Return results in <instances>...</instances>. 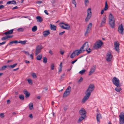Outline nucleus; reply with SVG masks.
I'll list each match as a JSON object with an SVG mask.
<instances>
[{
  "label": "nucleus",
  "instance_id": "obj_35",
  "mask_svg": "<svg viewBox=\"0 0 124 124\" xmlns=\"http://www.w3.org/2000/svg\"><path fill=\"white\" fill-rule=\"evenodd\" d=\"M7 67H8V66H3L0 69V71L4 70Z\"/></svg>",
  "mask_w": 124,
  "mask_h": 124
},
{
  "label": "nucleus",
  "instance_id": "obj_54",
  "mask_svg": "<svg viewBox=\"0 0 124 124\" xmlns=\"http://www.w3.org/2000/svg\"><path fill=\"white\" fill-rule=\"evenodd\" d=\"M23 52H24L25 54H27V55H29V53L27 51H24Z\"/></svg>",
  "mask_w": 124,
  "mask_h": 124
},
{
  "label": "nucleus",
  "instance_id": "obj_25",
  "mask_svg": "<svg viewBox=\"0 0 124 124\" xmlns=\"http://www.w3.org/2000/svg\"><path fill=\"white\" fill-rule=\"evenodd\" d=\"M101 116L100 114L99 113L97 114L96 116V119L98 122H100V119L101 118Z\"/></svg>",
  "mask_w": 124,
  "mask_h": 124
},
{
  "label": "nucleus",
  "instance_id": "obj_26",
  "mask_svg": "<svg viewBox=\"0 0 124 124\" xmlns=\"http://www.w3.org/2000/svg\"><path fill=\"white\" fill-rule=\"evenodd\" d=\"M85 117H85V116H81L80 117H79V118L78 119V123H80L85 118Z\"/></svg>",
  "mask_w": 124,
  "mask_h": 124
},
{
  "label": "nucleus",
  "instance_id": "obj_62",
  "mask_svg": "<svg viewBox=\"0 0 124 124\" xmlns=\"http://www.w3.org/2000/svg\"><path fill=\"white\" fill-rule=\"evenodd\" d=\"M49 53L51 55H52L53 54V52L51 50H50L49 51Z\"/></svg>",
  "mask_w": 124,
  "mask_h": 124
},
{
  "label": "nucleus",
  "instance_id": "obj_19",
  "mask_svg": "<svg viewBox=\"0 0 124 124\" xmlns=\"http://www.w3.org/2000/svg\"><path fill=\"white\" fill-rule=\"evenodd\" d=\"M25 95V97L26 98H28L29 97L30 93L26 90H24L23 91Z\"/></svg>",
  "mask_w": 124,
  "mask_h": 124
},
{
  "label": "nucleus",
  "instance_id": "obj_50",
  "mask_svg": "<svg viewBox=\"0 0 124 124\" xmlns=\"http://www.w3.org/2000/svg\"><path fill=\"white\" fill-rule=\"evenodd\" d=\"M7 39H8V38L7 36L2 37L1 39V40H6Z\"/></svg>",
  "mask_w": 124,
  "mask_h": 124
},
{
  "label": "nucleus",
  "instance_id": "obj_31",
  "mask_svg": "<svg viewBox=\"0 0 124 124\" xmlns=\"http://www.w3.org/2000/svg\"><path fill=\"white\" fill-rule=\"evenodd\" d=\"M86 71V70L85 69H83L80 71L79 73L81 75H83L85 74Z\"/></svg>",
  "mask_w": 124,
  "mask_h": 124
},
{
  "label": "nucleus",
  "instance_id": "obj_4",
  "mask_svg": "<svg viewBox=\"0 0 124 124\" xmlns=\"http://www.w3.org/2000/svg\"><path fill=\"white\" fill-rule=\"evenodd\" d=\"M87 14L85 21L86 22L89 21L92 15V13L91 8H88L87 10Z\"/></svg>",
  "mask_w": 124,
  "mask_h": 124
},
{
  "label": "nucleus",
  "instance_id": "obj_8",
  "mask_svg": "<svg viewBox=\"0 0 124 124\" xmlns=\"http://www.w3.org/2000/svg\"><path fill=\"white\" fill-rule=\"evenodd\" d=\"M43 48V47L41 45H39L37 46L36 48L35 55H37L41 51V50Z\"/></svg>",
  "mask_w": 124,
  "mask_h": 124
},
{
  "label": "nucleus",
  "instance_id": "obj_64",
  "mask_svg": "<svg viewBox=\"0 0 124 124\" xmlns=\"http://www.w3.org/2000/svg\"><path fill=\"white\" fill-rule=\"evenodd\" d=\"M44 12L47 15H48L49 14L48 13H47V11L46 10L44 11Z\"/></svg>",
  "mask_w": 124,
  "mask_h": 124
},
{
  "label": "nucleus",
  "instance_id": "obj_36",
  "mask_svg": "<svg viewBox=\"0 0 124 124\" xmlns=\"http://www.w3.org/2000/svg\"><path fill=\"white\" fill-rule=\"evenodd\" d=\"M18 43V42L17 40H15L11 41L9 42V44H13V43Z\"/></svg>",
  "mask_w": 124,
  "mask_h": 124
},
{
  "label": "nucleus",
  "instance_id": "obj_22",
  "mask_svg": "<svg viewBox=\"0 0 124 124\" xmlns=\"http://www.w3.org/2000/svg\"><path fill=\"white\" fill-rule=\"evenodd\" d=\"M14 29H11L10 30L7 31L4 33V34L5 35H7V34H12L13 33V31Z\"/></svg>",
  "mask_w": 124,
  "mask_h": 124
},
{
  "label": "nucleus",
  "instance_id": "obj_1",
  "mask_svg": "<svg viewBox=\"0 0 124 124\" xmlns=\"http://www.w3.org/2000/svg\"><path fill=\"white\" fill-rule=\"evenodd\" d=\"M109 24L112 28H113L115 26V21L114 16L111 14H110L109 17Z\"/></svg>",
  "mask_w": 124,
  "mask_h": 124
},
{
  "label": "nucleus",
  "instance_id": "obj_18",
  "mask_svg": "<svg viewBox=\"0 0 124 124\" xmlns=\"http://www.w3.org/2000/svg\"><path fill=\"white\" fill-rule=\"evenodd\" d=\"M50 33L49 30L44 31L43 33V35L45 37H46Z\"/></svg>",
  "mask_w": 124,
  "mask_h": 124
},
{
  "label": "nucleus",
  "instance_id": "obj_10",
  "mask_svg": "<svg viewBox=\"0 0 124 124\" xmlns=\"http://www.w3.org/2000/svg\"><path fill=\"white\" fill-rule=\"evenodd\" d=\"M70 88V86H68L67 89L66 90L64 93L63 97V98H65L66 97L68 96L70 93V91H69Z\"/></svg>",
  "mask_w": 124,
  "mask_h": 124
},
{
  "label": "nucleus",
  "instance_id": "obj_16",
  "mask_svg": "<svg viewBox=\"0 0 124 124\" xmlns=\"http://www.w3.org/2000/svg\"><path fill=\"white\" fill-rule=\"evenodd\" d=\"M83 50H82L80 48L79 49L75 50L74 51L76 55H78L80 54L83 52Z\"/></svg>",
  "mask_w": 124,
  "mask_h": 124
},
{
  "label": "nucleus",
  "instance_id": "obj_49",
  "mask_svg": "<svg viewBox=\"0 0 124 124\" xmlns=\"http://www.w3.org/2000/svg\"><path fill=\"white\" fill-rule=\"evenodd\" d=\"M31 75L33 78H36L37 77L35 73H33L31 74Z\"/></svg>",
  "mask_w": 124,
  "mask_h": 124
},
{
  "label": "nucleus",
  "instance_id": "obj_58",
  "mask_svg": "<svg viewBox=\"0 0 124 124\" xmlns=\"http://www.w3.org/2000/svg\"><path fill=\"white\" fill-rule=\"evenodd\" d=\"M25 62L27 64H28L30 63V62L29 61L27 60H25Z\"/></svg>",
  "mask_w": 124,
  "mask_h": 124
},
{
  "label": "nucleus",
  "instance_id": "obj_60",
  "mask_svg": "<svg viewBox=\"0 0 124 124\" xmlns=\"http://www.w3.org/2000/svg\"><path fill=\"white\" fill-rule=\"evenodd\" d=\"M6 43V42L5 41H3L2 43H0V45H2L4 44H5Z\"/></svg>",
  "mask_w": 124,
  "mask_h": 124
},
{
  "label": "nucleus",
  "instance_id": "obj_27",
  "mask_svg": "<svg viewBox=\"0 0 124 124\" xmlns=\"http://www.w3.org/2000/svg\"><path fill=\"white\" fill-rule=\"evenodd\" d=\"M106 18L105 17H104L102 21L101 22V26H102L105 24L106 23Z\"/></svg>",
  "mask_w": 124,
  "mask_h": 124
},
{
  "label": "nucleus",
  "instance_id": "obj_59",
  "mask_svg": "<svg viewBox=\"0 0 124 124\" xmlns=\"http://www.w3.org/2000/svg\"><path fill=\"white\" fill-rule=\"evenodd\" d=\"M10 103V101L9 100H8L7 101V103L8 104H9Z\"/></svg>",
  "mask_w": 124,
  "mask_h": 124
},
{
  "label": "nucleus",
  "instance_id": "obj_21",
  "mask_svg": "<svg viewBox=\"0 0 124 124\" xmlns=\"http://www.w3.org/2000/svg\"><path fill=\"white\" fill-rule=\"evenodd\" d=\"M16 2L15 0H12L7 2V4L8 5L10 4L15 5L16 4Z\"/></svg>",
  "mask_w": 124,
  "mask_h": 124
},
{
  "label": "nucleus",
  "instance_id": "obj_41",
  "mask_svg": "<svg viewBox=\"0 0 124 124\" xmlns=\"http://www.w3.org/2000/svg\"><path fill=\"white\" fill-rule=\"evenodd\" d=\"M120 124H123L124 123V119H119Z\"/></svg>",
  "mask_w": 124,
  "mask_h": 124
},
{
  "label": "nucleus",
  "instance_id": "obj_9",
  "mask_svg": "<svg viewBox=\"0 0 124 124\" xmlns=\"http://www.w3.org/2000/svg\"><path fill=\"white\" fill-rule=\"evenodd\" d=\"M92 26V24L90 23L88 25L86 31L85 33V35H86L88 34L89 33L90 30H91Z\"/></svg>",
  "mask_w": 124,
  "mask_h": 124
},
{
  "label": "nucleus",
  "instance_id": "obj_7",
  "mask_svg": "<svg viewBox=\"0 0 124 124\" xmlns=\"http://www.w3.org/2000/svg\"><path fill=\"white\" fill-rule=\"evenodd\" d=\"M59 25L62 29L69 30L70 28V26L69 24L64 23L63 22L59 24Z\"/></svg>",
  "mask_w": 124,
  "mask_h": 124
},
{
  "label": "nucleus",
  "instance_id": "obj_46",
  "mask_svg": "<svg viewBox=\"0 0 124 124\" xmlns=\"http://www.w3.org/2000/svg\"><path fill=\"white\" fill-rule=\"evenodd\" d=\"M47 59L46 57H44L43 62L44 63H46L47 62Z\"/></svg>",
  "mask_w": 124,
  "mask_h": 124
},
{
  "label": "nucleus",
  "instance_id": "obj_33",
  "mask_svg": "<svg viewBox=\"0 0 124 124\" xmlns=\"http://www.w3.org/2000/svg\"><path fill=\"white\" fill-rule=\"evenodd\" d=\"M17 63H16L15 64H14L13 65H8V67L11 68H14L15 67H16V66L17 65Z\"/></svg>",
  "mask_w": 124,
  "mask_h": 124
},
{
  "label": "nucleus",
  "instance_id": "obj_47",
  "mask_svg": "<svg viewBox=\"0 0 124 124\" xmlns=\"http://www.w3.org/2000/svg\"><path fill=\"white\" fill-rule=\"evenodd\" d=\"M54 63L52 64L51 65V69L52 70H54Z\"/></svg>",
  "mask_w": 124,
  "mask_h": 124
},
{
  "label": "nucleus",
  "instance_id": "obj_3",
  "mask_svg": "<svg viewBox=\"0 0 124 124\" xmlns=\"http://www.w3.org/2000/svg\"><path fill=\"white\" fill-rule=\"evenodd\" d=\"M103 43L101 40L97 41L94 45L93 47L95 49H98L101 47Z\"/></svg>",
  "mask_w": 124,
  "mask_h": 124
},
{
  "label": "nucleus",
  "instance_id": "obj_38",
  "mask_svg": "<svg viewBox=\"0 0 124 124\" xmlns=\"http://www.w3.org/2000/svg\"><path fill=\"white\" fill-rule=\"evenodd\" d=\"M83 80V78L81 77L80 79L78 80V84L80 83H81L82 82Z\"/></svg>",
  "mask_w": 124,
  "mask_h": 124
},
{
  "label": "nucleus",
  "instance_id": "obj_56",
  "mask_svg": "<svg viewBox=\"0 0 124 124\" xmlns=\"http://www.w3.org/2000/svg\"><path fill=\"white\" fill-rule=\"evenodd\" d=\"M4 7V6L3 5H0V9L3 8Z\"/></svg>",
  "mask_w": 124,
  "mask_h": 124
},
{
  "label": "nucleus",
  "instance_id": "obj_14",
  "mask_svg": "<svg viewBox=\"0 0 124 124\" xmlns=\"http://www.w3.org/2000/svg\"><path fill=\"white\" fill-rule=\"evenodd\" d=\"M114 45L115 49L116 51L118 52L119 51V43L117 41L115 42L114 43Z\"/></svg>",
  "mask_w": 124,
  "mask_h": 124
},
{
  "label": "nucleus",
  "instance_id": "obj_29",
  "mask_svg": "<svg viewBox=\"0 0 124 124\" xmlns=\"http://www.w3.org/2000/svg\"><path fill=\"white\" fill-rule=\"evenodd\" d=\"M51 29L52 30L55 31L56 30V27L54 25L51 24Z\"/></svg>",
  "mask_w": 124,
  "mask_h": 124
},
{
  "label": "nucleus",
  "instance_id": "obj_42",
  "mask_svg": "<svg viewBox=\"0 0 124 124\" xmlns=\"http://www.w3.org/2000/svg\"><path fill=\"white\" fill-rule=\"evenodd\" d=\"M17 30L19 32H23L24 31V29L22 28H18L17 29Z\"/></svg>",
  "mask_w": 124,
  "mask_h": 124
},
{
  "label": "nucleus",
  "instance_id": "obj_57",
  "mask_svg": "<svg viewBox=\"0 0 124 124\" xmlns=\"http://www.w3.org/2000/svg\"><path fill=\"white\" fill-rule=\"evenodd\" d=\"M13 35H12V36H9V35L7 36V38H8V39L12 38V37H13Z\"/></svg>",
  "mask_w": 124,
  "mask_h": 124
},
{
  "label": "nucleus",
  "instance_id": "obj_11",
  "mask_svg": "<svg viewBox=\"0 0 124 124\" xmlns=\"http://www.w3.org/2000/svg\"><path fill=\"white\" fill-rule=\"evenodd\" d=\"M112 57V56L111 53L109 52H108L107 54L106 59L107 61L108 62L111 61Z\"/></svg>",
  "mask_w": 124,
  "mask_h": 124
},
{
  "label": "nucleus",
  "instance_id": "obj_37",
  "mask_svg": "<svg viewBox=\"0 0 124 124\" xmlns=\"http://www.w3.org/2000/svg\"><path fill=\"white\" fill-rule=\"evenodd\" d=\"M19 98L20 100H23L24 99V97L23 95H21L19 96Z\"/></svg>",
  "mask_w": 124,
  "mask_h": 124
},
{
  "label": "nucleus",
  "instance_id": "obj_30",
  "mask_svg": "<svg viewBox=\"0 0 124 124\" xmlns=\"http://www.w3.org/2000/svg\"><path fill=\"white\" fill-rule=\"evenodd\" d=\"M119 119H124V113H121L119 115Z\"/></svg>",
  "mask_w": 124,
  "mask_h": 124
},
{
  "label": "nucleus",
  "instance_id": "obj_55",
  "mask_svg": "<svg viewBox=\"0 0 124 124\" xmlns=\"http://www.w3.org/2000/svg\"><path fill=\"white\" fill-rule=\"evenodd\" d=\"M78 60V59H76L75 60L72 61L71 63L72 64H74Z\"/></svg>",
  "mask_w": 124,
  "mask_h": 124
},
{
  "label": "nucleus",
  "instance_id": "obj_2",
  "mask_svg": "<svg viewBox=\"0 0 124 124\" xmlns=\"http://www.w3.org/2000/svg\"><path fill=\"white\" fill-rule=\"evenodd\" d=\"M94 88V86L93 84H90L86 90L85 93L91 95V93L93 91Z\"/></svg>",
  "mask_w": 124,
  "mask_h": 124
},
{
  "label": "nucleus",
  "instance_id": "obj_51",
  "mask_svg": "<svg viewBox=\"0 0 124 124\" xmlns=\"http://www.w3.org/2000/svg\"><path fill=\"white\" fill-rule=\"evenodd\" d=\"M0 116L1 118H3L4 117L3 113H2L0 114Z\"/></svg>",
  "mask_w": 124,
  "mask_h": 124
},
{
  "label": "nucleus",
  "instance_id": "obj_52",
  "mask_svg": "<svg viewBox=\"0 0 124 124\" xmlns=\"http://www.w3.org/2000/svg\"><path fill=\"white\" fill-rule=\"evenodd\" d=\"M65 31H64L60 33H59V35H60V36L64 34V33H65Z\"/></svg>",
  "mask_w": 124,
  "mask_h": 124
},
{
  "label": "nucleus",
  "instance_id": "obj_43",
  "mask_svg": "<svg viewBox=\"0 0 124 124\" xmlns=\"http://www.w3.org/2000/svg\"><path fill=\"white\" fill-rule=\"evenodd\" d=\"M26 41H22L20 40L18 42V43H21L22 44H25Z\"/></svg>",
  "mask_w": 124,
  "mask_h": 124
},
{
  "label": "nucleus",
  "instance_id": "obj_48",
  "mask_svg": "<svg viewBox=\"0 0 124 124\" xmlns=\"http://www.w3.org/2000/svg\"><path fill=\"white\" fill-rule=\"evenodd\" d=\"M27 81L29 84H32V82L31 79H28Z\"/></svg>",
  "mask_w": 124,
  "mask_h": 124
},
{
  "label": "nucleus",
  "instance_id": "obj_6",
  "mask_svg": "<svg viewBox=\"0 0 124 124\" xmlns=\"http://www.w3.org/2000/svg\"><path fill=\"white\" fill-rule=\"evenodd\" d=\"M112 82L114 84L116 87L120 86L119 80L116 77L113 78L112 79Z\"/></svg>",
  "mask_w": 124,
  "mask_h": 124
},
{
  "label": "nucleus",
  "instance_id": "obj_45",
  "mask_svg": "<svg viewBox=\"0 0 124 124\" xmlns=\"http://www.w3.org/2000/svg\"><path fill=\"white\" fill-rule=\"evenodd\" d=\"M85 6H87L88 4L89 3V1L88 0H85Z\"/></svg>",
  "mask_w": 124,
  "mask_h": 124
},
{
  "label": "nucleus",
  "instance_id": "obj_23",
  "mask_svg": "<svg viewBox=\"0 0 124 124\" xmlns=\"http://www.w3.org/2000/svg\"><path fill=\"white\" fill-rule=\"evenodd\" d=\"M37 20V21L40 23H41L43 21V19L42 17L40 16H37L36 17Z\"/></svg>",
  "mask_w": 124,
  "mask_h": 124
},
{
  "label": "nucleus",
  "instance_id": "obj_40",
  "mask_svg": "<svg viewBox=\"0 0 124 124\" xmlns=\"http://www.w3.org/2000/svg\"><path fill=\"white\" fill-rule=\"evenodd\" d=\"M72 3L74 5V7H76V2L75 0H72Z\"/></svg>",
  "mask_w": 124,
  "mask_h": 124
},
{
  "label": "nucleus",
  "instance_id": "obj_28",
  "mask_svg": "<svg viewBox=\"0 0 124 124\" xmlns=\"http://www.w3.org/2000/svg\"><path fill=\"white\" fill-rule=\"evenodd\" d=\"M62 63L61 62L59 65V68L58 69L59 73V74L62 70Z\"/></svg>",
  "mask_w": 124,
  "mask_h": 124
},
{
  "label": "nucleus",
  "instance_id": "obj_15",
  "mask_svg": "<svg viewBox=\"0 0 124 124\" xmlns=\"http://www.w3.org/2000/svg\"><path fill=\"white\" fill-rule=\"evenodd\" d=\"M124 28L122 25L121 24L119 25L118 28V32L120 34L123 35V34Z\"/></svg>",
  "mask_w": 124,
  "mask_h": 124
},
{
  "label": "nucleus",
  "instance_id": "obj_13",
  "mask_svg": "<svg viewBox=\"0 0 124 124\" xmlns=\"http://www.w3.org/2000/svg\"><path fill=\"white\" fill-rule=\"evenodd\" d=\"M79 113L82 116H85L86 117V112L85 109L83 108H82L79 111Z\"/></svg>",
  "mask_w": 124,
  "mask_h": 124
},
{
  "label": "nucleus",
  "instance_id": "obj_34",
  "mask_svg": "<svg viewBox=\"0 0 124 124\" xmlns=\"http://www.w3.org/2000/svg\"><path fill=\"white\" fill-rule=\"evenodd\" d=\"M37 29V28L36 26H34L32 28V30L33 32L36 31Z\"/></svg>",
  "mask_w": 124,
  "mask_h": 124
},
{
  "label": "nucleus",
  "instance_id": "obj_17",
  "mask_svg": "<svg viewBox=\"0 0 124 124\" xmlns=\"http://www.w3.org/2000/svg\"><path fill=\"white\" fill-rule=\"evenodd\" d=\"M108 4L107 1H106L105 2V8L104 9H103L101 11V14H103L104 12V10H108Z\"/></svg>",
  "mask_w": 124,
  "mask_h": 124
},
{
  "label": "nucleus",
  "instance_id": "obj_32",
  "mask_svg": "<svg viewBox=\"0 0 124 124\" xmlns=\"http://www.w3.org/2000/svg\"><path fill=\"white\" fill-rule=\"evenodd\" d=\"M42 58V55L41 54H39L37 56L36 59L37 60H40Z\"/></svg>",
  "mask_w": 124,
  "mask_h": 124
},
{
  "label": "nucleus",
  "instance_id": "obj_12",
  "mask_svg": "<svg viewBox=\"0 0 124 124\" xmlns=\"http://www.w3.org/2000/svg\"><path fill=\"white\" fill-rule=\"evenodd\" d=\"M85 95L83 97L82 100V103H85L89 98L91 95L85 93Z\"/></svg>",
  "mask_w": 124,
  "mask_h": 124
},
{
  "label": "nucleus",
  "instance_id": "obj_20",
  "mask_svg": "<svg viewBox=\"0 0 124 124\" xmlns=\"http://www.w3.org/2000/svg\"><path fill=\"white\" fill-rule=\"evenodd\" d=\"M95 67H92L90 71L89 72V75H91L95 71Z\"/></svg>",
  "mask_w": 124,
  "mask_h": 124
},
{
  "label": "nucleus",
  "instance_id": "obj_39",
  "mask_svg": "<svg viewBox=\"0 0 124 124\" xmlns=\"http://www.w3.org/2000/svg\"><path fill=\"white\" fill-rule=\"evenodd\" d=\"M33 108V104L32 103H31L29 104V108L30 110H31Z\"/></svg>",
  "mask_w": 124,
  "mask_h": 124
},
{
  "label": "nucleus",
  "instance_id": "obj_24",
  "mask_svg": "<svg viewBox=\"0 0 124 124\" xmlns=\"http://www.w3.org/2000/svg\"><path fill=\"white\" fill-rule=\"evenodd\" d=\"M121 86V85H120V86H118L115 88V90L117 92H119L122 90V88L120 87Z\"/></svg>",
  "mask_w": 124,
  "mask_h": 124
},
{
  "label": "nucleus",
  "instance_id": "obj_53",
  "mask_svg": "<svg viewBox=\"0 0 124 124\" xmlns=\"http://www.w3.org/2000/svg\"><path fill=\"white\" fill-rule=\"evenodd\" d=\"M64 53V51L61 50L60 51V53L62 55H63Z\"/></svg>",
  "mask_w": 124,
  "mask_h": 124
},
{
  "label": "nucleus",
  "instance_id": "obj_5",
  "mask_svg": "<svg viewBox=\"0 0 124 124\" xmlns=\"http://www.w3.org/2000/svg\"><path fill=\"white\" fill-rule=\"evenodd\" d=\"M88 44L87 42L85 43L81 47L82 50H83L84 52L85 51H86L88 53H89L91 52V51H89L88 50Z\"/></svg>",
  "mask_w": 124,
  "mask_h": 124
},
{
  "label": "nucleus",
  "instance_id": "obj_61",
  "mask_svg": "<svg viewBox=\"0 0 124 124\" xmlns=\"http://www.w3.org/2000/svg\"><path fill=\"white\" fill-rule=\"evenodd\" d=\"M64 74H63L61 77V79H62V78H64Z\"/></svg>",
  "mask_w": 124,
  "mask_h": 124
},
{
  "label": "nucleus",
  "instance_id": "obj_63",
  "mask_svg": "<svg viewBox=\"0 0 124 124\" xmlns=\"http://www.w3.org/2000/svg\"><path fill=\"white\" fill-rule=\"evenodd\" d=\"M18 7L17 6H16L15 7H13L12 8V9H17L18 8Z\"/></svg>",
  "mask_w": 124,
  "mask_h": 124
},
{
  "label": "nucleus",
  "instance_id": "obj_44",
  "mask_svg": "<svg viewBox=\"0 0 124 124\" xmlns=\"http://www.w3.org/2000/svg\"><path fill=\"white\" fill-rule=\"evenodd\" d=\"M76 54L74 53V52L72 53L71 54V56H70V57L72 58H73L76 55Z\"/></svg>",
  "mask_w": 124,
  "mask_h": 124
}]
</instances>
